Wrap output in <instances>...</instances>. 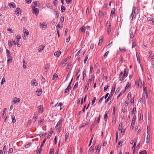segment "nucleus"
<instances>
[{
    "label": "nucleus",
    "mask_w": 154,
    "mask_h": 154,
    "mask_svg": "<svg viewBox=\"0 0 154 154\" xmlns=\"http://www.w3.org/2000/svg\"><path fill=\"white\" fill-rule=\"evenodd\" d=\"M125 75L123 76V75H120L119 77V81H122L124 80L125 78H126Z\"/></svg>",
    "instance_id": "nucleus-10"
},
{
    "label": "nucleus",
    "mask_w": 154,
    "mask_h": 154,
    "mask_svg": "<svg viewBox=\"0 0 154 154\" xmlns=\"http://www.w3.org/2000/svg\"><path fill=\"white\" fill-rule=\"evenodd\" d=\"M89 122L87 121L85 122L84 123L82 124V125L80 126V128H82L85 126L86 125H88V124Z\"/></svg>",
    "instance_id": "nucleus-17"
},
{
    "label": "nucleus",
    "mask_w": 154,
    "mask_h": 154,
    "mask_svg": "<svg viewBox=\"0 0 154 154\" xmlns=\"http://www.w3.org/2000/svg\"><path fill=\"white\" fill-rule=\"evenodd\" d=\"M6 54L7 56L8 57H10V51H9L7 49H6Z\"/></svg>",
    "instance_id": "nucleus-27"
},
{
    "label": "nucleus",
    "mask_w": 154,
    "mask_h": 154,
    "mask_svg": "<svg viewBox=\"0 0 154 154\" xmlns=\"http://www.w3.org/2000/svg\"><path fill=\"white\" fill-rule=\"evenodd\" d=\"M70 75H71V72H69L68 73L67 75V77H66V79L65 80L64 82H66L68 78L69 77V76Z\"/></svg>",
    "instance_id": "nucleus-35"
},
{
    "label": "nucleus",
    "mask_w": 154,
    "mask_h": 154,
    "mask_svg": "<svg viewBox=\"0 0 154 154\" xmlns=\"http://www.w3.org/2000/svg\"><path fill=\"white\" fill-rule=\"evenodd\" d=\"M111 30V26H108L107 29V33L108 35H109L110 32Z\"/></svg>",
    "instance_id": "nucleus-16"
},
{
    "label": "nucleus",
    "mask_w": 154,
    "mask_h": 154,
    "mask_svg": "<svg viewBox=\"0 0 154 154\" xmlns=\"http://www.w3.org/2000/svg\"><path fill=\"white\" fill-rule=\"evenodd\" d=\"M15 4L14 3H11L9 4V6L10 7H12L13 8H15Z\"/></svg>",
    "instance_id": "nucleus-25"
},
{
    "label": "nucleus",
    "mask_w": 154,
    "mask_h": 154,
    "mask_svg": "<svg viewBox=\"0 0 154 154\" xmlns=\"http://www.w3.org/2000/svg\"><path fill=\"white\" fill-rule=\"evenodd\" d=\"M116 85L114 84L113 86L112 87V89L111 91V92L112 94H114L116 89Z\"/></svg>",
    "instance_id": "nucleus-8"
},
{
    "label": "nucleus",
    "mask_w": 154,
    "mask_h": 154,
    "mask_svg": "<svg viewBox=\"0 0 154 154\" xmlns=\"http://www.w3.org/2000/svg\"><path fill=\"white\" fill-rule=\"evenodd\" d=\"M45 45H43L42 46H39L38 49V51L39 52H41L42 50L44 49L45 48Z\"/></svg>",
    "instance_id": "nucleus-11"
},
{
    "label": "nucleus",
    "mask_w": 154,
    "mask_h": 154,
    "mask_svg": "<svg viewBox=\"0 0 154 154\" xmlns=\"http://www.w3.org/2000/svg\"><path fill=\"white\" fill-rule=\"evenodd\" d=\"M8 45L9 46L12 47V44L11 41H8Z\"/></svg>",
    "instance_id": "nucleus-61"
},
{
    "label": "nucleus",
    "mask_w": 154,
    "mask_h": 154,
    "mask_svg": "<svg viewBox=\"0 0 154 154\" xmlns=\"http://www.w3.org/2000/svg\"><path fill=\"white\" fill-rule=\"evenodd\" d=\"M94 75H91V79H90V82L92 81H94Z\"/></svg>",
    "instance_id": "nucleus-43"
},
{
    "label": "nucleus",
    "mask_w": 154,
    "mask_h": 154,
    "mask_svg": "<svg viewBox=\"0 0 154 154\" xmlns=\"http://www.w3.org/2000/svg\"><path fill=\"white\" fill-rule=\"evenodd\" d=\"M149 139H150V135H149V134H148L147 135V137L146 138V143H148L149 142Z\"/></svg>",
    "instance_id": "nucleus-19"
},
{
    "label": "nucleus",
    "mask_w": 154,
    "mask_h": 154,
    "mask_svg": "<svg viewBox=\"0 0 154 154\" xmlns=\"http://www.w3.org/2000/svg\"><path fill=\"white\" fill-rule=\"evenodd\" d=\"M96 99V97H93V99L92 101L91 104L92 105H93L94 104V103L95 102V101Z\"/></svg>",
    "instance_id": "nucleus-47"
},
{
    "label": "nucleus",
    "mask_w": 154,
    "mask_h": 154,
    "mask_svg": "<svg viewBox=\"0 0 154 154\" xmlns=\"http://www.w3.org/2000/svg\"><path fill=\"white\" fill-rule=\"evenodd\" d=\"M53 131H52L51 132H50L48 134V137H47V138L48 139H49L51 137V135L53 134Z\"/></svg>",
    "instance_id": "nucleus-30"
},
{
    "label": "nucleus",
    "mask_w": 154,
    "mask_h": 154,
    "mask_svg": "<svg viewBox=\"0 0 154 154\" xmlns=\"http://www.w3.org/2000/svg\"><path fill=\"white\" fill-rule=\"evenodd\" d=\"M94 149V147L92 146L90 148L88 151V154H91L93 152V150Z\"/></svg>",
    "instance_id": "nucleus-9"
},
{
    "label": "nucleus",
    "mask_w": 154,
    "mask_h": 154,
    "mask_svg": "<svg viewBox=\"0 0 154 154\" xmlns=\"http://www.w3.org/2000/svg\"><path fill=\"white\" fill-rule=\"evenodd\" d=\"M86 70L85 69L84 70L83 72V79H84V77L85 76H86Z\"/></svg>",
    "instance_id": "nucleus-26"
},
{
    "label": "nucleus",
    "mask_w": 154,
    "mask_h": 154,
    "mask_svg": "<svg viewBox=\"0 0 154 154\" xmlns=\"http://www.w3.org/2000/svg\"><path fill=\"white\" fill-rule=\"evenodd\" d=\"M40 26L42 27V28H45L46 27L47 25L45 23L43 22L42 24L40 23Z\"/></svg>",
    "instance_id": "nucleus-13"
},
{
    "label": "nucleus",
    "mask_w": 154,
    "mask_h": 154,
    "mask_svg": "<svg viewBox=\"0 0 154 154\" xmlns=\"http://www.w3.org/2000/svg\"><path fill=\"white\" fill-rule=\"evenodd\" d=\"M31 143H29L25 145V147L26 148H29L30 146H31Z\"/></svg>",
    "instance_id": "nucleus-34"
},
{
    "label": "nucleus",
    "mask_w": 154,
    "mask_h": 154,
    "mask_svg": "<svg viewBox=\"0 0 154 154\" xmlns=\"http://www.w3.org/2000/svg\"><path fill=\"white\" fill-rule=\"evenodd\" d=\"M6 146H5L3 148V152H4V153H5V150H6Z\"/></svg>",
    "instance_id": "nucleus-55"
},
{
    "label": "nucleus",
    "mask_w": 154,
    "mask_h": 154,
    "mask_svg": "<svg viewBox=\"0 0 154 154\" xmlns=\"http://www.w3.org/2000/svg\"><path fill=\"white\" fill-rule=\"evenodd\" d=\"M54 149L51 148L50 149V154H54Z\"/></svg>",
    "instance_id": "nucleus-48"
},
{
    "label": "nucleus",
    "mask_w": 154,
    "mask_h": 154,
    "mask_svg": "<svg viewBox=\"0 0 154 154\" xmlns=\"http://www.w3.org/2000/svg\"><path fill=\"white\" fill-rule=\"evenodd\" d=\"M38 112L42 113L43 112V106L42 105L39 106L37 107Z\"/></svg>",
    "instance_id": "nucleus-4"
},
{
    "label": "nucleus",
    "mask_w": 154,
    "mask_h": 154,
    "mask_svg": "<svg viewBox=\"0 0 154 154\" xmlns=\"http://www.w3.org/2000/svg\"><path fill=\"white\" fill-rule=\"evenodd\" d=\"M115 13V10L114 8H113L112 9L111 11V12L110 16H112V17H113V14H114Z\"/></svg>",
    "instance_id": "nucleus-12"
},
{
    "label": "nucleus",
    "mask_w": 154,
    "mask_h": 154,
    "mask_svg": "<svg viewBox=\"0 0 154 154\" xmlns=\"http://www.w3.org/2000/svg\"><path fill=\"white\" fill-rule=\"evenodd\" d=\"M71 58V57H67L65 60H64L63 61H62L61 62V64L60 65V66L61 67H63V66H64L66 64V62L67 61V60Z\"/></svg>",
    "instance_id": "nucleus-1"
},
{
    "label": "nucleus",
    "mask_w": 154,
    "mask_h": 154,
    "mask_svg": "<svg viewBox=\"0 0 154 154\" xmlns=\"http://www.w3.org/2000/svg\"><path fill=\"white\" fill-rule=\"evenodd\" d=\"M130 102L131 103H134V97H132L131 100H130Z\"/></svg>",
    "instance_id": "nucleus-60"
},
{
    "label": "nucleus",
    "mask_w": 154,
    "mask_h": 154,
    "mask_svg": "<svg viewBox=\"0 0 154 154\" xmlns=\"http://www.w3.org/2000/svg\"><path fill=\"white\" fill-rule=\"evenodd\" d=\"M78 82H76V83L75 84V85L73 88V89L74 90L75 88H77L78 87Z\"/></svg>",
    "instance_id": "nucleus-44"
},
{
    "label": "nucleus",
    "mask_w": 154,
    "mask_h": 154,
    "mask_svg": "<svg viewBox=\"0 0 154 154\" xmlns=\"http://www.w3.org/2000/svg\"><path fill=\"white\" fill-rule=\"evenodd\" d=\"M103 98H104V97L103 96L100 99V100L98 101L99 104H100L101 103V102L103 100Z\"/></svg>",
    "instance_id": "nucleus-51"
},
{
    "label": "nucleus",
    "mask_w": 154,
    "mask_h": 154,
    "mask_svg": "<svg viewBox=\"0 0 154 154\" xmlns=\"http://www.w3.org/2000/svg\"><path fill=\"white\" fill-rule=\"evenodd\" d=\"M147 20L149 21H151L153 20V18L152 17H147Z\"/></svg>",
    "instance_id": "nucleus-62"
},
{
    "label": "nucleus",
    "mask_w": 154,
    "mask_h": 154,
    "mask_svg": "<svg viewBox=\"0 0 154 154\" xmlns=\"http://www.w3.org/2000/svg\"><path fill=\"white\" fill-rule=\"evenodd\" d=\"M46 6L48 8H52V6L50 5V4H47L46 5Z\"/></svg>",
    "instance_id": "nucleus-64"
},
{
    "label": "nucleus",
    "mask_w": 154,
    "mask_h": 154,
    "mask_svg": "<svg viewBox=\"0 0 154 154\" xmlns=\"http://www.w3.org/2000/svg\"><path fill=\"white\" fill-rule=\"evenodd\" d=\"M42 90L41 89L38 90L36 91V94L38 96H40L42 93Z\"/></svg>",
    "instance_id": "nucleus-20"
},
{
    "label": "nucleus",
    "mask_w": 154,
    "mask_h": 154,
    "mask_svg": "<svg viewBox=\"0 0 154 154\" xmlns=\"http://www.w3.org/2000/svg\"><path fill=\"white\" fill-rule=\"evenodd\" d=\"M16 10L15 12L17 13V14H20L21 11L20 8H17L16 9Z\"/></svg>",
    "instance_id": "nucleus-24"
},
{
    "label": "nucleus",
    "mask_w": 154,
    "mask_h": 154,
    "mask_svg": "<svg viewBox=\"0 0 154 154\" xmlns=\"http://www.w3.org/2000/svg\"><path fill=\"white\" fill-rule=\"evenodd\" d=\"M42 148H39L37 151V154H40V153L41 151H42Z\"/></svg>",
    "instance_id": "nucleus-33"
},
{
    "label": "nucleus",
    "mask_w": 154,
    "mask_h": 154,
    "mask_svg": "<svg viewBox=\"0 0 154 154\" xmlns=\"http://www.w3.org/2000/svg\"><path fill=\"white\" fill-rule=\"evenodd\" d=\"M11 119H12V121L13 123L15 122L16 121L15 119V116L14 115H12L11 116Z\"/></svg>",
    "instance_id": "nucleus-31"
},
{
    "label": "nucleus",
    "mask_w": 154,
    "mask_h": 154,
    "mask_svg": "<svg viewBox=\"0 0 154 154\" xmlns=\"http://www.w3.org/2000/svg\"><path fill=\"white\" fill-rule=\"evenodd\" d=\"M90 82V80L89 79L88 81V82L86 84V86H85V91L86 92H87V90L88 88L89 83Z\"/></svg>",
    "instance_id": "nucleus-5"
},
{
    "label": "nucleus",
    "mask_w": 154,
    "mask_h": 154,
    "mask_svg": "<svg viewBox=\"0 0 154 154\" xmlns=\"http://www.w3.org/2000/svg\"><path fill=\"white\" fill-rule=\"evenodd\" d=\"M69 133L68 132L66 133L65 134V141H66L67 140V139L69 137Z\"/></svg>",
    "instance_id": "nucleus-38"
},
{
    "label": "nucleus",
    "mask_w": 154,
    "mask_h": 154,
    "mask_svg": "<svg viewBox=\"0 0 154 154\" xmlns=\"http://www.w3.org/2000/svg\"><path fill=\"white\" fill-rule=\"evenodd\" d=\"M111 99V96H109L108 98H107V99L105 100V103H107L108 101L110 99Z\"/></svg>",
    "instance_id": "nucleus-36"
},
{
    "label": "nucleus",
    "mask_w": 154,
    "mask_h": 154,
    "mask_svg": "<svg viewBox=\"0 0 154 154\" xmlns=\"http://www.w3.org/2000/svg\"><path fill=\"white\" fill-rule=\"evenodd\" d=\"M12 57L11 56L9 57V58L8 60V62L11 63L12 62Z\"/></svg>",
    "instance_id": "nucleus-37"
},
{
    "label": "nucleus",
    "mask_w": 154,
    "mask_h": 154,
    "mask_svg": "<svg viewBox=\"0 0 154 154\" xmlns=\"http://www.w3.org/2000/svg\"><path fill=\"white\" fill-rule=\"evenodd\" d=\"M61 12H64L66 10V8L64 6H62L61 7Z\"/></svg>",
    "instance_id": "nucleus-32"
},
{
    "label": "nucleus",
    "mask_w": 154,
    "mask_h": 154,
    "mask_svg": "<svg viewBox=\"0 0 154 154\" xmlns=\"http://www.w3.org/2000/svg\"><path fill=\"white\" fill-rule=\"evenodd\" d=\"M42 81L43 84H44V83L45 82V79L42 76Z\"/></svg>",
    "instance_id": "nucleus-54"
},
{
    "label": "nucleus",
    "mask_w": 154,
    "mask_h": 154,
    "mask_svg": "<svg viewBox=\"0 0 154 154\" xmlns=\"http://www.w3.org/2000/svg\"><path fill=\"white\" fill-rule=\"evenodd\" d=\"M26 63L25 62V61L24 60L23 61V68L24 69H25L26 68Z\"/></svg>",
    "instance_id": "nucleus-42"
},
{
    "label": "nucleus",
    "mask_w": 154,
    "mask_h": 154,
    "mask_svg": "<svg viewBox=\"0 0 154 154\" xmlns=\"http://www.w3.org/2000/svg\"><path fill=\"white\" fill-rule=\"evenodd\" d=\"M32 9L33 10V14H36V15H37L39 13V11L38 8H35L34 6H33L32 8Z\"/></svg>",
    "instance_id": "nucleus-2"
},
{
    "label": "nucleus",
    "mask_w": 154,
    "mask_h": 154,
    "mask_svg": "<svg viewBox=\"0 0 154 154\" xmlns=\"http://www.w3.org/2000/svg\"><path fill=\"white\" fill-rule=\"evenodd\" d=\"M100 147H101V146L100 145H99L97 147V148L96 149L97 150V151H98V152L97 153H99L100 150Z\"/></svg>",
    "instance_id": "nucleus-40"
},
{
    "label": "nucleus",
    "mask_w": 154,
    "mask_h": 154,
    "mask_svg": "<svg viewBox=\"0 0 154 154\" xmlns=\"http://www.w3.org/2000/svg\"><path fill=\"white\" fill-rule=\"evenodd\" d=\"M61 54V52L60 51H58L54 53L55 56L57 57H58Z\"/></svg>",
    "instance_id": "nucleus-6"
},
{
    "label": "nucleus",
    "mask_w": 154,
    "mask_h": 154,
    "mask_svg": "<svg viewBox=\"0 0 154 154\" xmlns=\"http://www.w3.org/2000/svg\"><path fill=\"white\" fill-rule=\"evenodd\" d=\"M32 84L33 85H38V83L36 81L35 79H33L32 80Z\"/></svg>",
    "instance_id": "nucleus-14"
},
{
    "label": "nucleus",
    "mask_w": 154,
    "mask_h": 154,
    "mask_svg": "<svg viewBox=\"0 0 154 154\" xmlns=\"http://www.w3.org/2000/svg\"><path fill=\"white\" fill-rule=\"evenodd\" d=\"M63 121V119L62 118L60 119V120L58 121L57 124V126H59L62 123V122Z\"/></svg>",
    "instance_id": "nucleus-18"
},
{
    "label": "nucleus",
    "mask_w": 154,
    "mask_h": 154,
    "mask_svg": "<svg viewBox=\"0 0 154 154\" xmlns=\"http://www.w3.org/2000/svg\"><path fill=\"white\" fill-rule=\"evenodd\" d=\"M122 124L121 123H120V124L119 125V131L121 130L122 129Z\"/></svg>",
    "instance_id": "nucleus-49"
},
{
    "label": "nucleus",
    "mask_w": 154,
    "mask_h": 154,
    "mask_svg": "<svg viewBox=\"0 0 154 154\" xmlns=\"http://www.w3.org/2000/svg\"><path fill=\"white\" fill-rule=\"evenodd\" d=\"M142 98L143 99V103H144L146 102V96L145 95H144L143 94Z\"/></svg>",
    "instance_id": "nucleus-29"
},
{
    "label": "nucleus",
    "mask_w": 154,
    "mask_h": 154,
    "mask_svg": "<svg viewBox=\"0 0 154 154\" xmlns=\"http://www.w3.org/2000/svg\"><path fill=\"white\" fill-rule=\"evenodd\" d=\"M103 15V12L102 11H100L99 12V16H102Z\"/></svg>",
    "instance_id": "nucleus-63"
},
{
    "label": "nucleus",
    "mask_w": 154,
    "mask_h": 154,
    "mask_svg": "<svg viewBox=\"0 0 154 154\" xmlns=\"http://www.w3.org/2000/svg\"><path fill=\"white\" fill-rule=\"evenodd\" d=\"M107 114H108V112L106 111L104 115V120L105 121H106L108 117H107Z\"/></svg>",
    "instance_id": "nucleus-23"
},
{
    "label": "nucleus",
    "mask_w": 154,
    "mask_h": 154,
    "mask_svg": "<svg viewBox=\"0 0 154 154\" xmlns=\"http://www.w3.org/2000/svg\"><path fill=\"white\" fill-rule=\"evenodd\" d=\"M121 130V133H122V136H123L125 133V129H123Z\"/></svg>",
    "instance_id": "nucleus-58"
},
{
    "label": "nucleus",
    "mask_w": 154,
    "mask_h": 154,
    "mask_svg": "<svg viewBox=\"0 0 154 154\" xmlns=\"http://www.w3.org/2000/svg\"><path fill=\"white\" fill-rule=\"evenodd\" d=\"M140 154H147V153L146 150H144L140 152Z\"/></svg>",
    "instance_id": "nucleus-39"
},
{
    "label": "nucleus",
    "mask_w": 154,
    "mask_h": 154,
    "mask_svg": "<svg viewBox=\"0 0 154 154\" xmlns=\"http://www.w3.org/2000/svg\"><path fill=\"white\" fill-rule=\"evenodd\" d=\"M137 9L136 8L135 6H133L132 8V13H134V14L132 17V18H134L136 16V11H137Z\"/></svg>",
    "instance_id": "nucleus-3"
},
{
    "label": "nucleus",
    "mask_w": 154,
    "mask_h": 154,
    "mask_svg": "<svg viewBox=\"0 0 154 154\" xmlns=\"http://www.w3.org/2000/svg\"><path fill=\"white\" fill-rule=\"evenodd\" d=\"M20 101V99L19 98H17L16 97H15L14 98V100L13 101L14 103L13 104H15L16 103H18Z\"/></svg>",
    "instance_id": "nucleus-7"
},
{
    "label": "nucleus",
    "mask_w": 154,
    "mask_h": 154,
    "mask_svg": "<svg viewBox=\"0 0 154 154\" xmlns=\"http://www.w3.org/2000/svg\"><path fill=\"white\" fill-rule=\"evenodd\" d=\"M86 29V27L85 26H83L81 28V32H85Z\"/></svg>",
    "instance_id": "nucleus-22"
},
{
    "label": "nucleus",
    "mask_w": 154,
    "mask_h": 154,
    "mask_svg": "<svg viewBox=\"0 0 154 154\" xmlns=\"http://www.w3.org/2000/svg\"><path fill=\"white\" fill-rule=\"evenodd\" d=\"M88 55H87V56L85 57V59H84V63H85L86 62V61H87V59H88Z\"/></svg>",
    "instance_id": "nucleus-56"
},
{
    "label": "nucleus",
    "mask_w": 154,
    "mask_h": 154,
    "mask_svg": "<svg viewBox=\"0 0 154 154\" xmlns=\"http://www.w3.org/2000/svg\"><path fill=\"white\" fill-rule=\"evenodd\" d=\"M119 50L122 52H123V51L125 52L126 51V50L125 48H120Z\"/></svg>",
    "instance_id": "nucleus-46"
},
{
    "label": "nucleus",
    "mask_w": 154,
    "mask_h": 154,
    "mask_svg": "<svg viewBox=\"0 0 154 154\" xmlns=\"http://www.w3.org/2000/svg\"><path fill=\"white\" fill-rule=\"evenodd\" d=\"M127 69H125L124 70V74H123V76H124V75L127 77L128 76V72H127Z\"/></svg>",
    "instance_id": "nucleus-21"
},
{
    "label": "nucleus",
    "mask_w": 154,
    "mask_h": 154,
    "mask_svg": "<svg viewBox=\"0 0 154 154\" xmlns=\"http://www.w3.org/2000/svg\"><path fill=\"white\" fill-rule=\"evenodd\" d=\"M13 149L11 148H10L9 150V151H8V153H11L12 152H13Z\"/></svg>",
    "instance_id": "nucleus-59"
},
{
    "label": "nucleus",
    "mask_w": 154,
    "mask_h": 154,
    "mask_svg": "<svg viewBox=\"0 0 154 154\" xmlns=\"http://www.w3.org/2000/svg\"><path fill=\"white\" fill-rule=\"evenodd\" d=\"M131 83H128V84L125 86V89L126 90L127 89H128V88H129L131 86Z\"/></svg>",
    "instance_id": "nucleus-28"
},
{
    "label": "nucleus",
    "mask_w": 154,
    "mask_h": 154,
    "mask_svg": "<svg viewBox=\"0 0 154 154\" xmlns=\"http://www.w3.org/2000/svg\"><path fill=\"white\" fill-rule=\"evenodd\" d=\"M57 77L58 76L57 74L56 73H54L53 75L52 79L54 80L55 79V78H57Z\"/></svg>",
    "instance_id": "nucleus-45"
},
{
    "label": "nucleus",
    "mask_w": 154,
    "mask_h": 154,
    "mask_svg": "<svg viewBox=\"0 0 154 154\" xmlns=\"http://www.w3.org/2000/svg\"><path fill=\"white\" fill-rule=\"evenodd\" d=\"M106 26H111L110 22L109 21H108L107 22Z\"/></svg>",
    "instance_id": "nucleus-53"
},
{
    "label": "nucleus",
    "mask_w": 154,
    "mask_h": 154,
    "mask_svg": "<svg viewBox=\"0 0 154 154\" xmlns=\"http://www.w3.org/2000/svg\"><path fill=\"white\" fill-rule=\"evenodd\" d=\"M5 78L4 77H3L2 78V81L1 82V85L3 84H4V82H5Z\"/></svg>",
    "instance_id": "nucleus-50"
},
{
    "label": "nucleus",
    "mask_w": 154,
    "mask_h": 154,
    "mask_svg": "<svg viewBox=\"0 0 154 154\" xmlns=\"http://www.w3.org/2000/svg\"><path fill=\"white\" fill-rule=\"evenodd\" d=\"M120 89L119 88H117L116 90V92H115V94H117L119 91Z\"/></svg>",
    "instance_id": "nucleus-52"
},
{
    "label": "nucleus",
    "mask_w": 154,
    "mask_h": 154,
    "mask_svg": "<svg viewBox=\"0 0 154 154\" xmlns=\"http://www.w3.org/2000/svg\"><path fill=\"white\" fill-rule=\"evenodd\" d=\"M109 51H108L107 52H106V53H105V54H104V58L105 59L107 57V55H108V54H109Z\"/></svg>",
    "instance_id": "nucleus-41"
},
{
    "label": "nucleus",
    "mask_w": 154,
    "mask_h": 154,
    "mask_svg": "<svg viewBox=\"0 0 154 154\" xmlns=\"http://www.w3.org/2000/svg\"><path fill=\"white\" fill-rule=\"evenodd\" d=\"M136 110V108L135 107H134L133 108V111L132 112V114H134Z\"/></svg>",
    "instance_id": "nucleus-57"
},
{
    "label": "nucleus",
    "mask_w": 154,
    "mask_h": 154,
    "mask_svg": "<svg viewBox=\"0 0 154 154\" xmlns=\"http://www.w3.org/2000/svg\"><path fill=\"white\" fill-rule=\"evenodd\" d=\"M136 116H134L131 122V125L133 127L135 122Z\"/></svg>",
    "instance_id": "nucleus-15"
}]
</instances>
